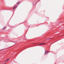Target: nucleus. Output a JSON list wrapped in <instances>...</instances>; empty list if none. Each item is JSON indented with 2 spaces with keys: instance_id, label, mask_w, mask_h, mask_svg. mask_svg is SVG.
<instances>
[{
  "instance_id": "1",
  "label": "nucleus",
  "mask_w": 64,
  "mask_h": 64,
  "mask_svg": "<svg viewBox=\"0 0 64 64\" xmlns=\"http://www.w3.org/2000/svg\"><path fill=\"white\" fill-rule=\"evenodd\" d=\"M49 53V52L47 51H45V52L44 54V55H46V54H48Z\"/></svg>"
},
{
  "instance_id": "2",
  "label": "nucleus",
  "mask_w": 64,
  "mask_h": 64,
  "mask_svg": "<svg viewBox=\"0 0 64 64\" xmlns=\"http://www.w3.org/2000/svg\"><path fill=\"white\" fill-rule=\"evenodd\" d=\"M17 7V6L16 5L14 7L13 10H14V9H15V8H16Z\"/></svg>"
},
{
  "instance_id": "3",
  "label": "nucleus",
  "mask_w": 64,
  "mask_h": 64,
  "mask_svg": "<svg viewBox=\"0 0 64 64\" xmlns=\"http://www.w3.org/2000/svg\"><path fill=\"white\" fill-rule=\"evenodd\" d=\"M46 43H42V44H38V45H44V44H46Z\"/></svg>"
},
{
  "instance_id": "4",
  "label": "nucleus",
  "mask_w": 64,
  "mask_h": 64,
  "mask_svg": "<svg viewBox=\"0 0 64 64\" xmlns=\"http://www.w3.org/2000/svg\"><path fill=\"white\" fill-rule=\"evenodd\" d=\"M20 2H18L16 4H18V5H19V4H20Z\"/></svg>"
},
{
  "instance_id": "5",
  "label": "nucleus",
  "mask_w": 64,
  "mask_h": 64,
  "mask_svg": "<svg viewBox=\"0 0 64 64\" xmlns=\"http://www.w3.org/2000/svg\"><path fill=\"white\" fill-rule=\"evenodd\" d=\"M6 29V27H4L3 28L2 30H4V29Z\"/></svg>"
},
{
  "instance_id": "6",
  "label": "nucleus",
  "mask_w": 64,
  "mask_h": 64,
  "mask_svg": "<svg viewBox=\"0 0 64 64\" xmlns=\"http://www.w3.org/2000/svg\"><path fill=\"white\" fill-rule=\"evenodd\" d=\"M9 60H10V58H8V60H7V61H8Z\"/></svg>"
},
{
  "instance_id": "7",
  "label": "nucleus",
  "mask_w": 64,
  "mask_h": 64,
  "mask_svg": "<svg viewBox=\"0 0 64 64\" xmlns=\"http://www.w3.org/2000/svg\"><path fill=\"white\" fill-rule=\"evenodd\" d=\"M7 60H5V62H7Z\"/></svg>"
},
{
  "instance_id": "8",
  "label": "nucleus",
  "mask_w": 64,
  "mask_h": 64,
  "mask_svg": "<svg viewBox=\"0 0 64 64\" xmlns=\"http://www.w3.org/2000/svg\"><path fill=\"white\" fill-rule=\"evenodd\" d=\"M50 39H51V38H50Z\"/></svg>"
},
{
  "instance_id": "9",
  "label": "nucleus",
  "mask_w": 64,
  "mask_h": 64,
  "mask_svg": "<svg viewBox=\"0 0 64 64\" xmlns=\"http://www.w3.org/2000/svg\"><path fill=\"white\" fill-rule=\"evenodd\" d=\"M34 3V4H35V3Z\"/></svg>"
}]
</instances>
